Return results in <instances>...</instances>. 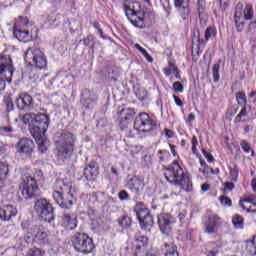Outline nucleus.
I'll return each mask as SVG.
<instances>
[{
	"mask_svg": "<svg viewBox=\"0 0 256 256\" xmlns=\"http://www.w3.org/2000/svg\"><path fill=\"white\" fill-rule=\"evenodd\" d=\"M224 189H227L228 191H233V189H235V184H233V182H226L224 184Z\"/></svg>",
	"mask_w": 256,
	"mask_h": 256,
	"instance_id": "obj_59",
	"label": "nucleus"
},
{
	"mask_svg": "<svg viewBox=\"0 0 256 256\" xmlns=\"http://www.w3.org/2000/svg\"><path fill=\"white\" fill-rule=\"evenodd\" d=\"M22 122L25 125H29L30 133L33 137H39V135H45L49 129V115L45 113H39V111L26 113L22 117Z\"/></svg>",
	"mask_w": 256,
	"mask_h": 256,
	"instance_id": "obj_4",
	"label": "nucleus"
},
{
	"mask_svg": "<svg viewBox=\"0 0 256 256\" xmlns=\"http://www.w3.org/2000/svg\"><path fill=\"white\" fill-rule=\"evenodd\" d=\"M35 149V142L29 138H22L18 142L17 151L20 155H31Z\"/></svg>",
	"mask_w": 256,
	"mask_h": 256,
	"instance_id": "obj_16",
	"label": "nucleus"
},
{
	"mask_svg": "<svg viewBox=\"0 0 256 256\" xmlns=\"http://www.w3.org/2000/svg\"><path fill=\"white\" fill-rule=\"evenodd\" d=\"M203 155L207 159L208 163H213V161H215V158H213V155L209 154L205 150H203Z\"/></svg>",
	"mask_w": 256,
	"mask_h": 256,
	"instance_id": "obj_58",
	"label": "nucleus"
},
{
	"mask_svg": "<svg viewBox=\"0 0 256 256\" xmlns=\"http://www.w3.org/2000/svg\"><path fill=\"white\" fill-rule=\"evenodd\" d=\"M234 23L238 33H241L245 27V22L241 21V17L234 16Z\"/></svg>",
	"mask_w": 256,
	"mask_h": 256,
	"instance_id": "obj_40",
	"label": "nucleus"
},
{
	"mask_svg": "<svg viewBox=\"0 0 256 256\" xmlns=\"http://www.w3.org/2000/svg\"><path fill=\"white\" fill-rule=\"evenodd\" d=\"M163 253L165 256H179V251H177V245L174 243H165L162 247Z\"/></svg>",
	"mask_w": 256,
	"mask_h": 256,
	"instance_id": "obj_27",
	"label": "nucleus"
},
{
	"mask_svg": "<svg viewBox=\"0 0 256 256\" xmlns=\"http://www.w3.org/2000/svg\"><path fill=\"white\" fill-rule=\"evenodd\" d=\"M238 178H239V168H237V166H234V168L230 169V181L237 182Z\"/></svg>",
	"mask_w": 256,
	"mask_h": 256,
	"instance_id": "obj_41",
	"label": "nucleus"
},
{
	"mask_svg": "<svg viewBox=\"0 0 256 256\" xmlns=\"http://www.w3.org/2000/svg\"><path fill=\"white\" fill-rule=\"evenodd\" d=\"M134 256L140 255V253H145L147 251V247L149 246V239L147 236H139L134 239Z\"/></svg>",
	"mask_w": 256,
	"mask_h": 256,
	"instance_id": "obj_19",
	"label": "nucleus"
},
{
	"mask_svg": "<svg viewBox=\"0 0 256 256\" xmlns=\"http://www.w3.org/2000/svg\"><path fill=\"white\" fill-rule=\"evenodd\" d=\"M219 71H221V64L219 63L214 64L212 68L214 83H219V79H220Z\"/></svg>",
	"mask_w": 256,
	"mask_h": 256,
	"instance_id": "obj_34",
	"label": "nucleus"
},
{
	"mask_svg": "<svg viewBox=\"0 0 256 256\" xmlns=\"http://www.w3.org/2000/svg\"><path fill=\"white\" fill-rule=\"evenodd\" d=\"M198 17L200 19V25L205 27L207 25V19L209 17V13L207 12V2L205 0H198Z\"/></svg>",
	"mask_w": 256,
	"mask_h": 256,
	"instance_id": "obj_20",
	"label": "nucleus"
},
{
	"mask_svg": "<svg viewBox=\"0 0 256 256\" xmlns=\"http://www.w3.org/2000/svg\"><path fill=\"white\" fill-rule=\"evenodd\" d=\"M216 33H215V29L208 27L205 30V41H209L211 39V37H215Z\"/></svg>",
	"mask_w": 256,
	"mask_h": 256,
	"instance_id": "obj_43",
	"label": "nucleus"
},
{
	"mask_svg": "<svg viewBox=\"0 0 256 256\" xmlns=\"http://www.w3.org/2000/svg\"><path fill=\"white\" fill-rule=\"evenodd\" d=\"M132 222L133 220H131V217L123 216L118 223H119V227H122V229H131Z\"/></svg>",
	"mask_w": 256,
	"mask_h": 256,
	"instance_id": "obj_32",
	"label": "nucleus"
},
{
	"mask_svg": "<svg viewBox=\"0 0 256 256\" xmlns=\"http://www.w3.org/2000/svg\"><path fill=\"white\" fill-rule=\"evenodd\" d=\"M236 100L238 105H247V96L245 95V92H238L236 94Z\"/></svg>",
	"mask_w": 256,
	"mask_h": 256,
	"instance_id": "obj_38",
	"label": "nucleus"
},
{
	"mask_svg": "<svg viewBox=\"0 0 256 256\" xmlns=\"http://www.w3.org/2000/svg\"><path fill=\"white\" fill-rule=\"evenodd\" d=\"M20 193L24 199H33V197L39 195V186H37L35 178L28 177L24 180V183L20 186Z\"/></svg>",
	"mask_w": 256,
	"mask_h": 256,
	"instance_id": "obj_9",
	"label": "nucleus"
},
{
	"mask_svg": "<svg viewBox=\"0 0 256 256\" xmlns=\"http://www.w3.org/2000/svg\"><path fill=\"white\" fill-rule=\"evenodd\" d=\"M243 14L245 21H251V19H253V17L255 16V12H253V5L246 4Z\"/></svg>",
	"mask_w": 256,
	"mask_h": 256,
	"instance_id": "obj_30",
	"label": "nucleus"
},
{
	"mask_svg": "<svg viewBox=\"0 0 256 256\" xmlns=\"http://www.w3.org/2000/svg\"><path fill=\"white\" fill-rule=\"evenodd\" d=\"M71 243L75 251H77V253H82V255H89V253H93V250L95 249L93 239L86 233H75L71 237Z\"/></svg>",
	"mask_w": 256,
	"mask_h": 256,
	"instance_id": "obj_5",
	"label": "nucleus"
},
{
	"mask_svg": "<svg viewBox=\"0 0 256 256\" xmlns=\"http://www.w3.org/2000/svg\"><path fill=\"white\" fill-rule=\"evenodd\" d=\"M136 97L139 99V101H145L147 99V90L145 88L141 87L136 90Z\"/></svg>",
	"mask_w": 256,
	"mask_h": 256,
	"instance_id": "obj_37",
	"label": "nucleus"
},
{
	"mask_svg": "<svg viewBox=\"0 0 256 256\" xmlns=\"http://www.w3.org/2000/svg\"><path fill=\"white\" fill-rule=\"evenodd\" d=\"M232 223L236 229H243V218L241 215L236 214L232 219Z\"/></svg>",
	"mask_w": 256,
	"mask_h": 256,
	"instance_id": "obj_35",
	"label": "nucleus"
},
{
	"mask_svg": "<svg viewBox=\"0 0 256 256\" xmlns=\"http://www.w3.org/2000/svg\"><path fill=\"white\" fill-rule=\"evenodd\" d=\"M24 61L36 69L47 68V58L39 48H29L25 53Z\"/></svg>",
	"mask_w": 256,
	"mask_h": 256,
	"instance_id": "obj_6",
	"label": "nucleus"
},
{
	"mask_svg": "<svg viewBox=\"0 0 256 256\" xmlns=\"http://www.w3.org/2000/svg\"><path fill=\"white\" fill-rule=\"evenodd\" d=\"M65 18L63 17V15L57 14L56 16H52L49 19V23L52 27H59V25H61V23H63V20Z\"/></svg>",
	"mask_w": 256,
	"mask_h": 256,
	"instance_id": "obj_31",
	"label": "nucleus"
},
{
	"mask_svg": "<svg viewBox=\"0 0 256 256\" xmlns=\"http://www.w3.org/2000/svg\"><path fill=\"white\" fill-rule=\"evenodd\" d=\"M155 127V123L149 114L142 112L134 120V129L147 133Z\"/></svg>",
	"mask_w": 256,
	"mask_h": 256,
	"instance_id": "obj_10",
	"label": "nucleus"
},
{
	"mask_svg": "<svg viewBox=\"0 0 256 256\" xmlns=\"http://www.w3.org/2000/svg\"><path fill=\"white\" fill-rule=\"evenodd\" d=\"M173 99L175 101V104L178 106V107H183V101L181 99H179V97H177L176 95L173 96Z\"/></svg>",
	"mask_w": 256,
	"mask_h": 256,
	"instance_id": "obj_63",
	"label": "nucleus"
},
{
	"mask_svg": "<svg viewBox=\"0 0 256 256\" xmlns=\"http://www.w3.org/2000/svg\"><path fill=\"white\" fill-rule=\"evenodd\" d=\"M13 217H17V208L13 205H3L0 207L1 221H11Z\"/></svg>",
	"mask_w": 256,
	"mask_h": 256,
	"instance_id": "obj_18",
	"label": "nucleus"
},
{
	"mask_svg": "<svg viewBox=\"0 0 256 256\" xmlns=\"http://www.w3.org/2000/svg\"><path fill=\"white\" fill-rule=\"evenodd\" d=\"M62 225L63 227H66V229H75L77 227V215L64 213L62 216Z\"/></svg>",
	"mask_w": 256,
	"mask_h": 256,
	"instance_id": "obj_22",
	"label": "nucleus"
},
{
	"mask_svg": "<svg viewBox=\"0 0 256 256\" xmlns=\"http://www.w3.org/2000/svg\"><path fill=\"white\" fill-rule=\"evenodd\" d=\"M128 187L132 191H135L136 193H139V191H141V180H139L137 178H131L128 181Z\"/></svg>",
	"mask_w": 256,
	"mask_h": 256,
	"instance_id": "obj_29",
	"label": "nucleus"
},
{
	"mask_svg": "<svg viewBox=\"0 0 256 256\" xmlns=\"http://www.w3.org/2000/svg\"><path fill=\"white\" fill-rule=\"evenodd\" d=\"M158 155H160L159 156V163H163L165 161V157H169V151L159 150Z\"/></svg>",
	"mask_w": 256,
	"mask_h": 256,
	"instance_id": "obj_47",
	"label": "nucleus"
},
{
	"mask_svg": "<svg viewBox=\"0 0 256 256\" xmlns=\"http://www.w3.org/2000/svg\"><path fill=\"white\" fill-rule=\"evenodd\" d=\"M15 68H13V60L9 56H0V75L3 77H13Z\"/></svg>",
	"mask_w": 256,
	"mask_h": 256,
	"instance_id": "obj_14",
	"label": "nucleus"
},
{
	"mask_svg": "<svg viewBox=\"0 0 256 256\" xmlns=\"http://www.w3.org/2000/svg\"><path fill=\"white\" fill-rule=\"evenodd\" d=\"M246 250L249 253V255H256V247H255V243L252 242H248L246 245Z\"/></svg>",
	"mask_w": 256,
	"mask_h": 256,
	"instance_id": "obj_42",
	"label": "nucleus"
},
{
	"mask_svg": "<svg viewBox=\"0 0 256 256\" xmlns=\"http://www.w3.org/2000/svg\"><path fill=\"white\" fill-rule=\"evenodd\" d=\"M26 231H27V235L24 236V241H26V243H33V241H35V234L29 233L28 230Z\"/></svg>",
	"mask_w": 256,
	"mask_h": 256,
	"instance_id": "obj_50",
	"label": "nucleus"
},
{
	"mask_svg": "<svg viewBox=\"0 0 256 256\" xmlns=\"http://www.w3.org/2000/svg\"><path fill=\"white\" fill-rule=\"evenodd\" d=\"M21 27V24H15L14 25V36L18 41H22V43H28V41H31V35H29V31L19 28Z\"/></svg>",
	"mask_w": 256,
	"mask_h": 256,
	"instance_id": "obj_21",
	"label": "nucleus"
},
{
	"mask_svg": "<svg viewBox=\"0 0 256 256\" xmlns=\"http://www.w3.org/2000/svg\"><path fill=\"white\" fill-rule=\"evenodd\" d=\"M164 177L168 183L180 187V191L191 193L193 191V182L188 174L181 168L178 161H174L169 167L164 169Z\"/></svg>",
	"mask_w": 256,
	"mask_h": 256,
	"instance_id": "obj_2",
	"label": "nucleus"
},
{
	"mask_svg": "<svg viewBox=\"0 0 256 256\" xmlns=\"http://www.w3.org/2000/svg\"><path fill=\"white\" fill-rule=\"evenodd\" d=\"M56 143V157L58 161L71 159L75 149V136L69 131H59L54 136Z\"/></svg>",
	"mask_w": 256,
	"mask_h": 256,
	"instance_id": "obj_3",
	"label": "nucleus"
},
{
	"mask_svg": "<svg viewBox=\"0 0 256 256\" xmlns=\"http://www.w3.org/2000/svg\"><path fill=\"white\" fill-rule=\"evenodd\" d=\"M248 31L250 33H253V35H256V19L252 22H250L249 26H248Z\"/></svg>",
	"mask_w": 256,
	"mask_h": 256,
	"instance_id": "obj_56",
	"label": "nucleus"
},
{
	"mask_svg": "<svg viewBox=\"0 0 256 256\" xmlns=\"http://www.w3.org/2000/svg\"><path fill=\"white\" fill-rule=\"evenodd\" d=\"M223 224L221 217L213 214L211 215L205 223V233L213 235L219 231V227Z\"/></svg>",
	"mask_w": 256,
	"mask_h": 256,
	"instance_id": "obj_15",
	"label": "nucleus"
},
{
	"mask_svg": "<svg viewBox=\"0 0 256 256\" xmlns=\"http://www.w3.org/2000/svg\"><path fill=\"white\" fill-rule=\"evenodd\" d=\"M34 209L42 221H45L46 223H51V221H54L55 210L53 205H51L47 199H40L36 201Z\"/></svg>",
	"mask_w": 256,
	"mask_h": 256,
	"instance_id": "obj_8",
	"label": "nucleus"
},
{
	"mask_svg": "<svg viewBox=\"0 0 256 256\" xmlns=\"http://www.w3.org/2000/svg\"><path fill=\"white\" fill-rule=\"evenodd\" d=\"M197 145H199V141L197 140V136L192 137V153H197Z\"/></svg>",
	"mask_w": 256,
	"mask_h": 256,
	"instance_id": "obj_54",
	"label": "nucleus"
},
{
	"mask_svg": "<svg viewBox=\"0 0 256 256\" xmlns=\"http://www.w3.org/2000/svg\"><path fill=\"white\" fill-rule=\"evenodd\" d=\"M173 225H175V218H173L171 214L162 213L158 215V226L161 233L164 235H169L173 229Z\"/></svg>",
	"mask_w": 256,
	"mask_h": 256,
	"instance_id": "obj_13",
	"label": "nucleus"
},
{
	"mask_svg": "<svg viewBox=\"0 0 256 256\" xmlns=\"http://www.w3.org/2000/svg\"><path fill=\"white\" fill-rule=\"evenodd\" d=\"M120 115H125L124 120L129 121V118L135 115V109H122Z\"/></svg>",
	"mask_w": 256,
	"mask_h": 256,
	"instance_id": "obj_39",
	"label": "nucleus"
},
{
	"mask_svg": "<svg viewBox=\"0 0 256 256\" xmlns=\"http://www.w3.org/2000/svg\"><path fill=\"white\" fill-rule=\"evenodd\" d=\"M180 14L182 16V19H188L189 18V8L187 7H182L180 8Z\"/></svg>",
	"mask_w": 256,
	"mask_h": 256,
	"instance_id": "obj_52",
	"label": "nucleus"
},
{
	"mask_svg": "<svg viewBox=\"0 0 256 256\" xmlns=\"http://www.w3.org/2000/svg\"><path fill=\"white\" fill-rule=\"evenodd\" d=\"M251 186H252V189L254 191V193H256V178H254L251 182Z\"/></svg>",
	"mask_w": 256,
	"mask_h": 256,
	"instance_id": "obj_64",
	"label": "nucleus"
},
{
	"mask_svg": "<svg viewBox=\"0 0 256 256\" xmlns=\"http://www.w3.org/2000/svg\"><path fill=\"white\" fill-rule=\"evenodd\" d=\"M22 227L28 233L34 234V241L39 245L49 243V230L43 225H31L29 222L22 223Z\"/></svg>",
	"mask_w": 256,
	"mask_h": 256,
	"instance_id": "obj_7",
	"label": "nucleus"
},
{
	"mask_svg": "<svg viewBox=\"0 0 256 256\" xmlns=\"http://www.w3.org/2000/svg\"><path fill=\"white\" fill-rule=\"evenodd\" d=\"M173 89L174 91H176L177 93H183V84H181V82H175L173 84Z\"/></svg>",
	"mask_w": 256,
	"mask_h": 256,
	"instance_id": "obj_55",
	"label": "nucleus"
},
{
	"mask_svg": "<svg viewBox=\"0 0 256 256\" xmlns=\"http://www.w3.org/2000/svg\"><path fill=\"white\" fill-rule=\"evenodd\" d=\"M134 213L136 214L137 219H143L145 215H149L150 211L143 202H137L134 206Z\"/></svg>",
	"mask_w": 256,
	"mask_h": 256,
	"instance_id": "obj_25",
	"label": "nucleus"
},
{
	"mask_svg": "<svg viewBox=\"0 0 256 256\" xmlns=\"http://www.w3.org/2000/svg\"><path fill=\"white\" fill-rule=\"evenodd\" d=\"M164 132L167 139H173V137L175 136V133L173 132V130H170L168 128H165Z\"/></svg>",
	"mask_w": 256,
	"mask_h": 256,
	"instance_id": "obj_57",
	"label": "nucleus"
},
{
	"mask_svg": "<svg viewBox=\"0 0 256 256\" xmlns=\"http://www.w3.org/2000/svg\"><path fill=\"white\" fill-rule=\"evenodd\" d=\"M16 106L19 111H40L41 108L35 106V102L33 101V97L29 94H20L16 99Z\"/></svg>",
	"mask_w": 256,
	"mask_h": 256,
	"instance_id": "obj_11",
	"label": "nucleus"
},
{
	"mask_svg": "<svg viewBox=\"0 0 256 256\" xmlns=\"http://www.w3.org/2000/svg\"><path fill=\"white\" fill-rule=\"evenodd\" d=\"M3 103L8 113H10V111H13V109H15V105L13 104V99H11V96L9 95L4 96Z\"/></svg>",
	"mask_w": 256,
	"mask_h": 256,
	"instance_id": "obj_33",
	"label": "nucleus"
},
{
	"mask_svg": "<svg viewBox=\"0 0 256 256\" xmlns=\"http://www.w3.org/2000/svg\"><path fill=\"white\" fill-rule=\"evenodd\" d=\"M91 41H93V36L89 35L87 38L83 40L85 47H89L91 45Z\"/></svg>",
	"mask_w": 256,
	"mask_h": 256,
	"instance_id": "obj_60",
	"label": "nucleus"
},
{
	"mask_svg": "<svg viewBox=\"0 0 256 256\" xmlns=\"http://www.w3.org/2000/svg\"><path fill=\"white\" fill-rule=\"evenodd\" d=\"M15 25H20V29L27 27L29 25V18L28 17H19V21Z\"/></svg>",
	"mask_w": 256,
	"mask_h": 256,
	"instance_id": "obj_44",
	"label": "nucleus"
},
{
	"mask_svg": "<svg viewBox=\"0 0 256 256\" xmlns=\"http://www.w3.org/2000/svg\"><path fill=\"white\" fill-rule=\"evenodd\" d=\"M129 197V193H127L125 190L118 193V199H120V201H129Z\"/></svg>",
	"mask_w": 256,
	"mask_h": 256,
	"instance_id": "obj_48",
	"label": "nucleus"
},
{
	"mask_svg": "<svg viewBox=\"0 0 256 256\" xmlns=\"http://www.w3.org/2000/svg\"><path fill=\"white\" fill-rule=\"evenodd\" d=\"M126 17L134 25V27L143 28L145 25V15L147 13L143 10L135 11L133 8L127 7L125 8Z\"/></svg>",
	"mask_w": 256,
	"mask_h": 256,
	"instance_id": "obj_12",
	"label": "nucleus"
},
{
	"mask_svg": "<svg viewBox=\"0 0 256 256\" xmlns=\"http://www.w3.org/2000/svg\"><path fill=\"white\" fill-rule=\"evenodd\" d=\"M33 137L37 142L38 150L40 151V153L47 152V149H49V142L47 141V138H45V135H38Z\"/></svg>",
	"mask_w": 256,
	"mask_h": 256,
	"instance_id": "obj_26",
	"label": "nucleus"
},
{
	"mask_svg": "<svg viewBox=\"0 0 256 256\" xmlns=\"http://www.w3.org/2000/svg\"><path fill=\"white\" fill-rule=\"evenodd\" d=\"M54 189L52 197L57 205L62 209H71L77 199V188L73 186V182L67 178L58 179L55 182Z\"/></svg>",
	"mask_w": 256,
	"mask_h": 256,
	"instance_id": "obj_1",
	"label": "nucleus"
},
{
	"mask_svg": "<svg viewBox=\"0 0 256 256\" xmlns=\"http://www.w3.org/2000/svg\"><path fill=\"white\" fill-rule=\"evenodd\" d=\"M26 256H45V251L39 248H32L27 251Z\"/></svg>",
	"mask_w": 256,
	"mask_h": 256,
	"instance_id": "obj_36",
	"label": "nucleus"
},
{
	"mask_svg": "<svg viewBox=\"0 0 256 256\" xmlns=\"http://www.w3.org/2000/svg\"><path fill=\"white\" fill-rule=\"evenodd\" d=\"M97 103V94L89 89L82 91L81 104L85 109H93V106Z\"/></svg>",
	"mask_w": 256,
	"mask_h": 256,
	"instance_id": "obj_17",
	"label": "nucleus"
},
{
	"mask_svg": "<svg viewBox=\"0 0 256 256\" xmlns=\"http://www.w3.org/2000/svg\"><path fill=\"white\" fill-rule=\"evenodd\" d=\"M0 133L2 135H9V133H13V127L11 126L0 127Z\"/></svg>",
	"mask_w": 256,
	"mask_h": 256,
	"instance_id": "obj_49",
	"label": "nucleus"
},
{
	"mask_svg": "<svg viewBox=\"0 0 256 256\" xmlns=\"http://www.w3.org/2000/svg\"><path fill=\"white\" fill-rule=\"evenodd\" d=\"M240 145L244 153H250L251 146H249V143L247 141L245 140L241 141Z\"/></svg>",
	"mask_w": 256,
	"mask_h": 256,
	"instance_id": "obj_51",
	"label": "nucleus"
},
{
	"mask_svg": "<svg viewBox=\"0 0 256 256\" xmlns=\"http://www.w3.org/2000/svg\"><path fill=\"white\" fill-rule=\"evenodd\" d=\"M185 0H174V5L175 7H177L178 9H183V3Z\"/></svg>",
	"mask_w": 256,
	"mask_h": 256,
	"instance_id": "obj_62",
	"label": "nucleus"
},
{
	"mask_svg": "<svg viewBox=\"0 0 256 256\" xmlns=\"http://www.w3.org/2000/svg\"><path fill=\"white\" fill-rule=\"evenodd\" d=\"M234 17H236V18L243 17V4L242 3H238L236 5Z\"/></svg>",
	"mask_w": 256,
	"mask_h": 256,
	"instance_id": "obj_45",
	"label": "nucleus"
},
{
	"mask_svg": "<svg viewBox=\"0 0 256 256\" xmlns=\"http://www.w3.org/2000/svg\"><path fill=\"white\" fill-rule=\"evenodd\" d=\"M9 175V165L5 162H0V187L3 185V181L7 179Z\"/></svg>",
	"mask_w": 256,
	"mask_h": 256,
	"instance_id": "obj_28",
	"label": "nucleus"
},
{
	"mask_svg": "<svg viewBox=\"0 0 256 256\" xmlns=\"http://www.w3.org/2000/svg\"><path fill=\"white\" fill-rule=\"evenodd\" d=\"M142 229H145L146 231H150L151 227L154 225L153 216L151 215V212H148L147 215L142 216V218L138 219Z\"/></svg>",
	"mask_w": 256,
	"mask_h": 256,
	"instance_id": "obj_24",
	"label": "nucleus"
},
{
	"mask_svg": "<svg viewBox=\"0 0 256 256\" xmlns=\"http://www.w3.org/2000/svg\"><path fill=\"white\" fill-rule=\"evenodd\" d=\"M84 175L88 181H95V179H97V175H99V168H97V164L90 163L88 167L84 169Z\"/></svg>",
	"mask_w": 256,
	"mask_h": 256,
	"instance_id": "obj_23",
	"label": "nucleus"
},
{
	"mask_svg": "<svg viewBox=\"0 0 256 256\" xmlns=\"http://www.w3.org/2000/svg\"><path fill=\"white\" fill-rule=\"evenodd\" d=\"M220 202L222 205H227L228 207H231L232 205L231 199H229L227 196H221Z\"/></svg>",
	"mask_w": 256,
	"mask_h": 256,
	"instance_id": "obj_53",
	"label": "nucleus"
},
{
	"mask_svg": "<svg viewBox=\"0 0 256 256\" xmlns=\"http://www.w3.org/2000/svg\"><path fill=\"white\" fill-rule=\"evenodd\" d=\"M169 65H170V67H172V72L174 73L175 77H177V79H179L180 78L179 72H178L179 68H177L175 65H173V63H170Z\"/></svg>",
	"mask_w": 256,
	"mask_h": 256,
	"instance_id": "obj_61",
	"label": "nucleus"
},
{
	"mask_svg": "<svg viewBox=\"0 0 256 256\" xmlns=\"http://www.w3.org/2000/svg\"><path fill=\"white\" fill-rule=\"evenodd\" d=\"M253 199H255V196H249L248 198H245L243 200L239 201V205L240 207H242L243 210L247 209V207H245V205L243 203H253Z\"/></svg>",
	"mask_w": 256,
	"mask_h": 256,
	"instance_id": "obj_46",
	"label": "nucleus"
}]
</instances>
